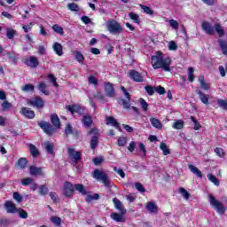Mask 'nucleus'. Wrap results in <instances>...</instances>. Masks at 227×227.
<instances>
[{
    "instance_id": "nucleus-31",
    "label": "nucleus",
    "mask_w": 227,
    "mask_h": 227,
    "mask_svg": "<svg viewBox=\"0 0 227 227\" xmlns=\"http://www.w3.org/2000/svg\"><path fill=\"white\" fill-rule=\"evenodd\" d=\"M44 148L50 155H54V144L49 141L44 143Z\"/></svg>"
},
{
    "instance_id": "nucleus-46",
    "label": "nucleus",
    "mask_w": 227,
    "mask_h": 227,
    "mask_svg": "<svg viewBox=\"0 0 227 227\" xmlns=\"http://www.w3.org/2000/svg\"><path fill=\"white\" fill-rule=\"evenodd\" d=\"M145 90L146 93L149 95V97L153 96V93H155V87H153V86L146 85L145 87Z\"/></svg>"
},
{
    "instance_id": "nucleus-48",
    "label": "nucleus",
    "mask_w": 227,
    "mask_h": 227,
    "mask_svg": "<svg viewBox=\"0 0 227 227\" xmlns=\"http://www.w3.org/2000/svg\"><path fill=\"white\" fill-rule=\"evenodd\" d=\"M217 105L219 106V107H221L224 111H227V100L226 99H218Z\"/></svg>"
},
{
    "instance_id": "nucleus-61",
    "label": "nucleus",
    "mask_w": 227,
    "mask_h": 227,
    "mask_svg": "<svg viewBox=\"0 0 227 227\" xmlns=\"http://www.w3.org/2000/svg\"><path fill=\"white\" fill-rule=\"evenodd\" d=\"M215 153L218 156V157H224V149L221 148V147H216L215 149Z\"/></svg>"
},
{
    "instance_id": "nucleus-36",
    "label": "nucleus",
    "mask_w": 227,
    "mask_h": 227,
    "mask_svg": "<svg viewBox=\"0 0 227 227\" xmlns=\"http://www.w3.org/2000/svg\"><path fill=\"white\" fill-rule=\"evenodd\" d=\"M151 124L154 129H162V122L159 121L157 118H151L150 119Z\"/></svg>"
},
{
    "instance_id": "nucleus-39",
    "label": "nucleus",
    "mask_w": 227,
    "mask_h": 227,
    "mask_svg": "<svg viewBox=\"0 0 227 227\" xmlns=\"http://www.w3.org/2000/svg\"><path fill=\"white\" fill-rule=\"evenodd\" d=\"M129 17L135 24H141V20L139 19V15L134 12H129Z\"/></svg>"
},
{
    "instance_id": "nucleus-43",
    "label": "nucleus",
    "mask_w": 227,
    "mask_h": 227,
    "mask_svg": "<svg viewBox=\"0 0 227 227\" xmlns=\"http://www.w3.org/2000/svg\"><path fill=\"white\" fill-rule=\"evenodd\" d=\"M35 180L31 177H26L21 179V185H24L25 187H27V185H31Z\"/></svg>"
},
{
    "instance_id": "nucleus-8",
    "label": "nucleus",
    "mask_w": 227,
    "mask_h": 227,
    "mask_svg": "<svg viewBox=\"0 0 227 227\" xmlns=\"http://www.w3.org/2000/svg\"><path fill=\"white\" fill-rule=\"evenodd\" d=\"M63 194L65 198H74V193L75 190L74 189V184L68 181L64 183Z\"/></svg>"
},
{
    "instance_id": "nucleus-37",
    "label": "nucleus",
    "mask_w": 227,
    "mask_h": 227,
    "mask_svg": "<svg viewBox=\"0 0 227 227\" xmlns=\"http://www.w3.org/2000/svg\"><path fill=\"white\" fill-rule=\"evenodd\" d=\"M215 31L218 34L219 38H223V36H224V29H223L221 24L216 23L215 25Z\"/></svg>"
},
{
    "instance_id": "nucleus-7",
    "label": "nucleus",
    "mask_w": 227,
    "mask_h": 227,
    "mask_svg": "<svg viewBox=\"0 0 227 227\" xmlns=\"http://www.w3.org/2000/svg\"><path fill=\"white\" fill-rule=\"evenodd\" d=\"M27 105L31 106L32 107H35V109H43L45 106V102L43 99L40 97H35L27 101Z\"/></svg>"
},
{
    "instance_id": "nucleus-16",
    "label": "nucleus",
    "mask_w": 227,
    "mask_h": 227,
    "mask_svg": "<svg viewBox=\"0 0 227 227\" xmlns=\"http://www.w3.org/2000/svg\"><path fill=\"white\" fill-rule=\"evenodd\" d=\"M126 213H122V211H120V214L118 213H112L110 215L111 219L113 221H115V223H125V215Z\"/></svg>"
},
{
    "instance_id": "nucleus-19",
    "label": "nucleus",
    "mask_w": 227,
    "mask_h": 227,
    "mask_svg": "<svg viewBox=\"0 0 227 227\" xmlns=\"http://www.w3.org/2000/svg\"><path fill=\"white\" fill-rule=\"evenodd\" d=\"M145 208L150 212V214H157V212H159V207L153 201L147 202Z\"/></svg>"
},
{
    "instance_id": "nucleus-4",
    "label": "nucleus",
    "mask_w": 227,
    "mask_h": 227,
    "mask_svg": "<svg viewBox=\"0 0 227 227\" xmlns=\"http://www.w3.org/2000/svg\"><path fill=\"white\" fill-rule=\"evenodd\" d=\"M93 178H96V180H99V182H102L105 187H111V180H109V177L107 176V174L106 172L96 168L93 170Z\"/></svg>"
},
{
    "instance_id": "nucleus-55",
    "label": "nucleus",
    "mask_w": 227,
    "mask_h": 227,
    "mask_svg": "<svg viewBox=\"0 0 227 227\" xmlns=\"http://www.w3.org/2000/svg\"><path fill=\"white\" fill-rule=\"evenodd\" d=\"M173 129H176V130H180V129H184V121L182 120L176 121L173 124Z\"/></svg>"
},
{
    "instance_id": "nucleus-60",
    "label": "nucleus",
    "mask_w": 227,
    "mask_h": 227,
    "mask_svg": "<svg viewBox=\"0 0 227 227\" xmlns=\"http://www.w3.org/2000/svg\"><path fill=\"white\" fill-rule=\"evenodd\" d=\"M117 145L118 146H125V145H127V137H119L117 141Z\"/></svg>"
},
{
    "instance_id": "nucleus-50",
    "label": "nucleus",
    "mask_w": 227,
    "mask_h": 227,
    "mask_svg": "<svg viewBox=\"0 0 227 227\" xmlns=\"http://www.w3.org/2000/svg\"><path fill=\"white\" fill-rule=\"evenodd\" d=\"M119 104L123 106L124 109H130V100L129 99H120Z\"/></svg>"
},
{
    "instance_id": "nucleus-21",
    "label": "nucleus",
    "mask_w": 227,
    "mask_h": 227,
    "mask_svg": "<svg viewBox=\"0 0 227 227\" xmlns=\"http://www.w3.org/2000/svg\"><path fill=\"white\" fill-rule=\"evenodd\" d=\"M198 81L202 90H204L205 91H208V90H210V83L205 82V75H200Z\"/></svg>"
},
{
    "instance_id": "nucleus-23",
    "label": "nucleus",
    "mask_w": 227,
    "mask_h": 227,
    "mask_svg": "<svg viewBox=\"0 0 227 227\" xmlns=\"http://www.w3.org/2000/svg\"><path fill=\"white\" fill-rule=\"evenodd\" d=\"M82 123L84 127L90 129L91 125H93V119L91 118V115H84L82 119Z\"/></svg>"
},
{
    "instance_id": "nucleus-26",
    "label": "nucleus",
    "mask_w": 227,
    "mask_h": 227,
    "mask_svg": "<svg viewBox=\"0 0 227 227\" xmlns=\"http://www.w3.org/2000/svg\"><path fill=\"white\" fill-rule=\"evenodd\" d=\"M52 47L57 56H63V45H61V43H54Z\"/></svg>"
},
{
    "instance_id": "nucleus-35",
    "label": "nucleus",
    "mask_w": 227,
    "mask_h": 227,
    "mask_svg": "<svg viewBox=\"0 0 227 227\" xmlns=\"http://www.w3.org/2000/svg\"><path fill=\"white\" fill-rule=\"evenodd\" d=\"M74 191H78V192H80V194H82L83 196H86L87 194L86 188H84V185L81 184H74Z\"/></svg>"
},
{
    "instance_id": "nucleus-6",
    "label": "nucleus",
    "mask_w": 227,
    "mask_h": 227,
    "mask_svg": "<svg viewBox=\"0 0 227 227\" xmlns=\"http://www.w3.org/2000/svg\"><path fill=\"white\" fill-rule=\"evenodd\" d=\"M93 137L90 138V148L91 150H95L98 146V129L97 128H92L88 131V136Z\"/></svg>"
},
{
    "instance_id": "nucleus-30",
    "label": "nucleus",
    "mask_w": 227,
    "mask_h": 227,
    "mask_svg": "<svg viewBox=\"0 0 227 227\" xmlns=\"http://www.w3.org/2000/svg\"><path fill=\"white\" fill-rule=\"evenodd\" d=\"M28 148L30 150V155L34 158V159H36L37 156L40 155V151H38V148H36L35 146V145L33 144H30L28 145Z\"/></svg>"
},
{
    "instance_id": "nucleus-17",
    "label": "nucleus",
    "mask_w": 227,
    "mask_h": 227,
    "mask_svg": "<svg viewBox=\"0 0 227 227\" xmlns=\"http://www.w3.org/2000/svg\"><path fill=\"white\" fill-rule=\"evenodd\" d=\"M21 114L27 120H33V118H35V111L31 110V108L22 107Z\"/></svg>"
},
{
    "instance_id": "nucleus-44",
    "label": "nucleus",
    "mask_w": 227,
    "mask_h": 227,
    "mask_svg": "<svg viewBox=\"0 0 227 227\" xmlns=\"http://www.w3.org/2000/svg\"><path fill=\"white\" fill-rule=\"evenodd\" d=\"M22 91L28 92V91H35V85L27 83L21 88Z\"/></svg>"
},
{
    "instance_id": "nucleus-28",
    "label": "nucleus",
    "mask_w": 227,
    "mask_h": 227,
    "mask_svg": "<svg viewBox=\"0 0 227 227\" xmlns=\"http://www.w3.org/2000/svg\"><path fill=\"white\" fill-rule=\"evenodd\" d=\"M73 54L76 59L80 63V65H84V55L80 51H73Z\"/></svg>"
},
{
    "instance_id": "nucleus-10",
    "label": "nucleus",
    "mask_w": 227,
    "mask_h": 227,
    "mask_svg": "<svg viewBox=\"0 0 227 227\" xmlns=\"http://www.w3.org/2000/svg\"><path fill=\"white\" fill-rule=\"evenodd\" d=\"M129 77L131 79V81H134V82H144L145 77L141 75V73L137 72L135 69H131L129 71Z\"/></svg>"
},
{
    "instance_id": "nucleus-38",
    "label": "nucleus",
    "mask_w": 227,
    "mask_h": 227,
    "mask_svg": "<svg viewBox=\"0 0 227 227\" xmlns=\"http://www.w3.org/2000/svg\"><path fill=\"white\" fill-rule=\"evenodd\" d=\"M160 149L163 152V155H169L171 153V151L168 148V145L164 142L160 144Z\"/></svg>"
},
{
    "instance_id": "nucleus-25",
    "label": "nucleus",
    "mask_w": 227,
    "mask_h": 227,
    "mask_svg": "<svg viewBox=\"0 0 227 227\" xmlns=\"http://www.w3.org/2000/svg\"><path fill=\"white\" fill-rule=\"evenodd\" d=\"M188 168L190 171L193 173V175H196V176H198V178H203V173L201 172V170H200L199 168L194 165H189Z\"/></svg>"
},
{
    "instance_id": "nucleus-59",
    "label": "nucleus",
    "mask_w": 227,
    "mask_h": 227,
    "mask_svg": "<svg viewBox=\"0 0 227 227\" xmlns=\"http://www.w3.org/2000/svg\"><path fill=\"white\" fill-rule=\"evenodd\" d=\"M51 221L55 226H61V219L59 216H52Z\"/></svg>"
},
{
    "instance_id": "nucleus-3",
    "label": "nucleus",
    "mask_w": 227,
    "mask_h": 227,
    "mask_svg": "<svg viewBox=\"0 0 227 227\" xmlns=\"http://www.w3.org/2000/svg\"><path fill=\"white\" fill-rule=\"evenodd\" d=\"M106 24V29L111 35H120L123 31V27L114 19H108Z\"/></svg>"
},
{
    "instance_id": "nucleus-51",
    "label": "nucleus",
    "mask_w": 227,
    "mask_h": 227,
    "mask_svg": "<svg viewBox=\"0 0 227 227\" xmlns=\"http://www.w3.org/2000/svg\"><path fill=\"white\" fill-rule=\"evenodd\" d=\"M17 214H19L20 219H26L27 217V212H26V210H24L23 208H18L17 209Z\"/></svg>"
},
{
    "instance_id": "nucleus-22",
    "label": "nucleus",
    "mask_w": 227,
    "mask_h": 227,
    "mask_svg": "<svg viewBox=\"0 0 227 227\" xmlns=\"http://www.w3.org/2000/svg\"><path fill=\"white\" fill-rule=\"evenodd\" d=\"M113 203L114 204V207L119 212H122V214H127V210L123 207V204L120 201V200L114 198Z\"/></svg>"
},
{
    "instance_id": "nucleus-33",
    "label": "nucleus",
    "mask_w": 227,
    "mask_h": 227,
    "mask_svg": "<svg viewBox=\"0 0 227 227\" xmlns=\"http://www.w3.org/2000/svg\"><path fill=\"white\" fill-rule=\"evenodd\" d=\"M207 180H209V182H212V184L216 185V187H219V185H221V182L219 181V179L213 174H207Z\"/></svg>"
},
{
    "instance_id": "nucleus-15",
    "label": "nucleus",
    "mask_w": 227,
    "mask_h": 227,
    "mask_svg": "<svg viewBox=\"0 0 227 227\" xmlns=\"http://www.w3.org/2000/svg\"><path fill=\"white\" fill-rule=\"evenodd\" d=\"M105 91L106 97L113 98L116 95V92L114 90V84L109 82H105Z\"/></svg>"
},
{
    "instance_id": "nucleus-54",
    "label": "nucleus",
    "mask_w": 227,
    "mask_h": 227,
    "mask_svg": "<svg viewBox=\"0 0 227 227\" xmlns=\"http://www.w3.org/2000/svg\"><path fill=\"white\" fill-rule=\"evenodd\" d=\"M139 103H140V106H141L143 111H148V103L146 102V100H145V98H140Z\"/></svg>"
},
{
    "instance_id": "nucleus-49",
    "label": "nucleus",
    "mask_w": 227,
    "mask_h": 227,
    "mask_svg": "<svg viewBox=\"0 0 227 227\" xmlns=\"http://www.w3.org/2000/svg\"><path fill=\"white\" fill-rule=\"evenodd\" d=\"M71 134H74V129L72 128V125L70 123H67L65 129V135L68 137Z\"/></svg>"
},
{
    "instance_id": "nucleus-1",
    "label": "nucleus",
    "mask_w": 227,
    "mask_h": 227,
    "mask_svg": "<svg viewBox=\"0 0 227 227\" xmlns=\"http://www.w3.org/2000/svg\"><path fill=\"white\" fill-rule=\"evenodd\" d=\"M171 58L168 57L164 59L162 51H156L155 55L151 57V64L153 70H159L161 68L164 72H171Z\"/></svg>"
},
{
    "instance_id": "nucleus-34",
    "label": "nucleus",
    "mask_w": 227,
    "mask_h": 227,
    "mask_svg": "<svg viewBox=\"0 0 227 227\" xmlns=\"http://www.w3.org/2000/svg\"><path fill=\"white\" fill-rule=\"evenodd\" d=\"M16 33H17V30L12 28V27L6 28V36L9 40H13V38H15Z\"/></svg>"
},
{
    "instance_id": "nucleus-2",
    "label": "nucleus",
    "mask_w": 227,
    "mask_h": 227,
    "mask_svg": "<svg viewBox=\"0 0 227 227\" xmlns=\"http://www.w3.org/2000/svg\"><path fill=\"white\" fill-rule=\"evenodd\" d=\"M51 121L52 125H51V122L49 121H39L38 127L42 129V130L46 134L47 136H54V133L58 129H61V121H59V117L58 114H54L51 116Z\"/></svg>"
},
{
    "instance_id": "nucleus-20",
    "label": "nucleus",
    "mask_w": 227,
    "mask_h": 227,
    "mask_svg": "<svg viewBox=\"0 0 227 227\" xmlns=\"http://www.w3.org/2000/svg\"><path fill=\"white\" fill-rule=\"evenodd\" d=\"M197 95H199L200 102L205 104V106H208V98H210V95L203 93L201 90H196Z\"/></svg>"
},
{
    "instance_id": "nucleus-40",
    "label": "nucleus",
    "mask_w": 227,
    "mask_h": 227,
    "mask_svg": "<svg viewBox=\"0 0 227 227\" xmlns=\"http://www.w3.org/2000/svg\"><path fill=\"white\" fill-rule=\"evenodd\" d=\"M140 8L143 10L144 13H146V15H153V11L150 6L140 4Z\"/></svg>"
},
{
    "instance_id": "nucleus-24",
    "label": "nucleus",
    "mask_w": 227,
    "mask_h": 227,
    "mask_svg": "<svg viewBox=\"0 0 227 227\" xmlns=\"http://www.w3.org/2000/svg\"><path fill=\"white\" fill-rule=\"evenodd\" d=\"M106 125H112V127H115V129H118L119 130H121V128H120V124L116 119L113 116H109L106 118Z\"/></svg>"
},
{
    "instance_id": "nucleus-13",
    "label": "nucleus",
    "mask_w": 227,
    "mask_h": 227,
    "mask_svg": "<svg viewBox=\"0 0 227 227\" xmlns=\"http://www.w3.org/2000/svg\"><path fill=\"white\" fill-rule=\"evenodd\" d=\"M7 214H16L17 213V210L19 208H17V206L15 205V203H13V201L12 200H6L4 202V205Z\"/></svg>"
},
{
    "instance_id": "nucleus-53",
    "label": "nucleus",
    "mask_w": 227,
    "mask_h": 227,
    "mask_svg": "<svg viewBox=\"0 0 227 227\" xmlns=\"http://www.w3.org/2000/svg\"><path fill=\"white\" fill-rule=\"evenodd\" d=\"M67 8L68 10H70L71 12H79V5H77V4L75 3H70L67 4Z\"/></svg>"
},
{
    "instance_id": "nucleus-32",
    "label": "nucleus",
    "mask_w": 227,
    "mask_h": 227,
    "mask_svg": "<svg viewBox=\"0 0 227 227\" xmlns=\"http://www.w3.org/2000/svg\"><path fill=\"white\" fill-rule=\"evenodd\" d=\"M37 89L39 91H41V93H43V95H51V92L47 90V84H45V82H40L37 85Z\"/></svg>"
},
{
    "instance_id": "nucleus-45",
    "label": "nucleus",
    "mask_w": 227,
    "mask_h": 227,
    "mask_svg": "<svg viewBox=\"0 0 227 227\" xmlns=\"http://www.w3.org/2000/svg\"><path fill=\"white\" fill-rule=\"evenodd\" d=\"M49 192V188L45 184H42L39 186V193L41 196H46Z\"/></svg>"
},
{
    "instance_id": "nucleus-12",
    "label": "nucleus",
    "mask_w": 227,
    "mask_h": 227,
    "mask_svg": "<svg viewBox=\"0 0 227 227\" xmlns=\"http://www.w3.org/2000/svg\"><path fill=\"white\" fill-rule=\"evenodd\" d=\"M68 153H69V157H72V159H73L74 162H75V164H77V162H79L81 160V159H82V153H81L79 151H75V149H74V148H69Z\"/></svg>"
},
{
    "instance_id": "nucleus-18",
    "label": "nucleus",
    "mask_w": 227,
    "mask_h": 227,
    "mask_svg": "<svg viewBox=\"0 0 227 227\" xmlns=\"http://www.w3.org/2000/svg\"><path fill=\"white\" fill-rule=\"evenodd\" d=\"M202 29L207 33V35H215V30L214 29V27L208 23V21H204L202 23Z\"/></svg>"
},
{
    "instance_id": "nucleus-47",
    "label": "nucleus",
    "mask_w": 227,
    "mask_h": 227,
    "mask_svg": "<svg viewBox=\"0 0 227 227\" xmlns=\"http://www.w3.org/2000/svg\"><path fill=\"white\" fill-rule=\"evenodd\" d=\"M52 29L53 31H55V33H58L59 35H65V31L63 30L62 27L58 24L53 25Z\"/></svg>"
},
{
    "instance_id": "nucleus-58",
    "label": "nucleus",
    "mask_w": 227,
    "mask_h": 227,
    "mask_svg": "<svg viewBox=\"0 0 227 227\" xmlns=\"http://www.w3.org/2000/svg\"><path fill=\"white\" fill-rule=\"evenodd\" d=\"M33 26H35L34 22H30L28 25H24L22 27L24 33H29V31H31V29H33Z\"/></svg>"
},
{
    "instance_id": "nucleus-57",
    "label": "nucleus",
    "mask_w": 227,
    "mask_h": 227,
    "mask_svg": "<svg viewBox=\"0 0 227 227\" xmlns=\"http://www.w3.org/2000/svg\"><path fill=\"white\" fill-rule=\"evenodd\" d=\"M12 198H13V200H15V201H17L18 203H21V202H22V200H23L22 195H20V193H19V192H13Z\"/></svg>"
},
{
    "instance_id": "nucleus-5",
    "label": "nucleus",
    "mask_w": 227,
    "mask_h": 227,
    "mask_svg": "<svg viewBox=\"0 0 227 227\" xmlns=\"http://www.w3.org/2000/svg\"><path fill=\"white\" fill-rule=\"evenodd\" d=\"M208 200L211 207H214V208H215L217 214L223 215L226 212V207H224V205H223L221 201L215 200V197H214V195H208Z\"/></svg>"
},
{
    "instance_id": "nucleus-52",
    "label": "nucleus",
    "mask_w": 227,
    "mask_h": 227,
    "mask_svg": "<svg viewBox=\"0 0 227 227\" xmlns=\"http://www.w3.org/2000/svg\"><path fill=\"white\" fill-rule=\"evenodd\" d=\"M190 120H192V121L194 123V130H200L201 128V124H200V122H198V120H196V117L194 116H191Z\"/></svg>"
},
{
    "instance_id": "nucleus-62",
    "label": "nucleus",
    "mask_w": 227,
    "mask_h": 227,
    "mask_svg": "<svg viewBox=\"0 0 227 227\" xmlns=\"http://www.w3.org/2000/svg\"><path fill=\"white\" fill-rule=\"evenodd\" d=\"M176 49H178L176 43H175V41H170L168 43V51H176Z\"/></svg>"
},
{
    "instance_id": "nucleus-41",
    "label": "nucleus",
    "mask_w": 227,
    "mask_h": 227,
    "mask_svg": "<svg viewBox=\"0 0 227 227\" xmlns=\"http://www.w3.org/2000/svg\"><path fill=\"white\" fill-rule=\"evenodd\" d=\"M179 192L180 194H182L184 200H189V198H191V193H189V192H187V190H185V188L184 187L179 188Z\"/></svg>"
},
{
    "instance_id": "nucleus-64",
    "label": "nucleus",
    "mask_w": 227,
    "mask_h": 227,
    "mask_svg": "<svg viewBox=\"0 0 227 227\" xmlns=\"http://www.w3.org/2000/svg\"><path fill=\"white\" fill-rule=\"evenodd\" d=\"M169 26H171L173 29H178L180 27V24L175 20H169Z\"/></svg>"
},
{
    "instance_id": "nucleus-63",
    "label": "nucleus",
    "mask_w": 227,
    "mask_h": 227,
    "mask_svg": "<svg viewBox=\"0 0 227 227\" xmlns=\"http://www.w3.org/2000/svg\"><path fill=\"white\" fill-rule=\"evenodd\" d=\"M135 187L139 192H146V189H145V186L141 183H136Z\"/></svg>"
},
{
    "instance_id": "nucleus-42",
    "label": "nucleus",
    "mask_w": 227,
    "mask_h": 227,
    "mask_svg": "<svg viewBox=\"0 0 227 227\" xmlns=\"http://www.w3.org/2000/svg\"><path fill=\"white\" fill-rule=\"evenodd\" d=\"M188 81L194 82V67H188Z\"/></svg>"
},
{
    "instance_id": "nucleus-11",
    "label": "nucleus",
    "mask_w": 227,
    "mask_h": 227,
    "mask_svg": "<svg viewBox=\"0 0 227 227\" xmlns=\"http://www.w3.org/2000/svg\"><path fill=\"white\" fill-rule=\"evenodd\" d=\"M23 63L29 67V68H36L40 65L38 59L35 56H30L28 59H23Z\"/></svg>"
},
{
    "instance_id": "nucleus-27",
    "label": "nucleus",
    "mask_w": 227,
    "mask_h": 227,
    "mask_svg": "<svg viewBox=\"0 0 227 227\" xmlns=\"http://www.w3.org/2000/svg\"><path fill=\"white\" fill-rule=\"evenodd\" d=\"M16 166L18 169H24L27 166V159L24 157L20 158L16 162Z\"/></svg>"
},
{
    "instance_id": "nucleus-14",
    "label": "nucleus",
    "mask_w": 227,
    "mask_h": 227,
    "mask_svg": "<svg viewBox=\"0 0 227 227\" xmlns=\"http://www.w3.org/2000/svg\"><path fill=\"white\" fill-rule=\"evenodd\" d=\"M28 171L31 176H43V169L35 165H31L28 168Z\"/></svg>"
},
{
    "instance_id": "nucleus-29",
    "label": "nucleus",
    "mask_w": 227,
    "mask_h": 227,
    "mask_svg": "<svg viewBox=\"0 0 227 227\" xmlns=\"http://www.w3.org/2000/svg\"><path fill=\"white\" fill-rule=\"evenodd\" d=\"M218 45L223 56H227V42L223 39H219Z\"/></svg>"
},
{
    "instance_id": "nucleus-9",
    "label": "nucleus",
    "mask_w": 227,
    "mask_h": 227,
    "mask_svg": "<svg viewBox=\"0 0 227 227\" xmlns=\"http://www.w3.org/2000/svg\"><path fill=\"white\" fill-rule=\"evenodd\" d=\"M67 111H69L71 114H79L82 116L84 114V108L79 105H68L66 106Z\"/></svg>"
},
{
    "instance_id": "nucleus-56",
    "label": "nucleus",
    "mask_w": 227,
    "mask_h": 227,
    "mask_svg": "<svg viewBox=\"0 0 227 227\" xmlns=\"http://www.w3.org/2000/svg\"><path fill=\"white\" fill-rule=\"evenodd\" d=\"M88 81H89L90 84H93L94 86H97L98 84V80L93 74H90L89 76Z\"/></svg>"
}]
</instances>
